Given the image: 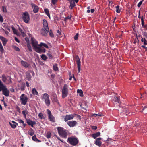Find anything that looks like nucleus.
Here are the masks:
<instances>
[{"label": "nucleus", "instance_id": "nucleus-53", "mask_svg": "<svg viewBox=\"0 0 147 147\" xmlns=\"http://www.w3.org/2000/svg\"><path fill=\"white\" fill-rule=\"evenodd\" d=\"M58 0H52V2L53 4H55Z\"/></svg>", "mask_w": 147, "mask_h": 147}, {"label": "nucleus", "instance_id": "nucleus-42", "mask_svg": "<svg viewBox=\"0 0 147 147\" xmlns=\"http://www.w3.org/2000/svg\"><path fill=\"white\" fill-rule=\"evenodd\" d=\"M0 51L2 53H3L4 51V50L2 45L0 46Z\"/></svg>", "mask_w": 147, "mask_h": 147}, {"label": "nucleus", "instance_id": "nucleus-33", "mask_svg": "<svg viewBox=\"0 0 147 147\" xmlns=\"http://www.w3.org/2000/svg\"><path fill=\"white\" fill-rule=\"evenodd\" d=\"M115 101L116 102H119V100L118 98L115 95V97H114V99L113 100Z\"/></svg>", "mask_w": 147, "mask_h": 147}, {"label": "nucleus", "instance_id": "nucleus-56", "mask_svg": "<svg viewBox=\"0 0 147 147\" xmlns=\"http://www.w3.org/2000/svg\"><path fill=\"white\" fill-rule=\"evenodd\" d=\"M18 121L19 123H20L23 124L24 123V121L22 120H20Z\"/></svg>", "mask_w": 147, "mask_h": 147}, {"label": "nucleus", "instance_id": "nucleus-22", "mask_svg": "<svg viewBox=\"0 0 147 147\" xmlns=\"http://www.w3.org/2000/svg\"><path fill=\"white\" fill-rule=\"evenodd\" d=\"M46 30H45L44 29L42 28L40 30L41 34L42 35L46 36L47 35V33L45 31Z\"/></svg>", "mask_w": 147, "mask_h": 147}, {"label": "nucleus", "instance_id": "nucleus-63", "mask_svg": "<svg viewBox=\"0 0 147 147\" xmlns=\"http://www.w3.org/2000/svg\"><path fill=\"white\" fill-rule=\"evenodd\" d=\"M12 122L13 123V124H18L17 123H16V122H15L14 121H12Z\"/></svg>", "mask_w": 147, "mask_h": 147}, {"label": "nucleus", "instance_id": "nucleus-58", "mask_svg": "<svg viewBox=\"0 0 147 147\" xmlns=\"http://www.w3.org/2000/svg\"><path fill=\"white\" fill-rule=\"evenodd\" d=\"M71 18V17L68 16L67 17H66L65 18V21H66L68 19H70Z\"/></svg>", "mask_w": 147, "mask_h": 147}, {"label": "nucleus", "instance_id": "nucleus-10", "mask_svg": "<svg viewBox=\"0 0 147 147\" xmlns=\"http://www.w3.org/2000/svg\"><path fill=\"white\" fill-rule=\"evenodd\" d=\"M75 115L76 114H70L66 115L65 117V121L66 122L68 120H70L73 119Z\"/></svg>", "mask_w": 147, "mask_h": 147}, {"label": "nucleus", "instance_id": "nucleus-29", "mask_svg": "<svg viewBox=\"0 0 147 147\" xmlns=\"http://www.w3.org/2000/svg\"><path fill=\"white\" fill-rule=\"evenodd\" d=\"M9 124L12 128H15L16 127V125H18V124H12L11 122H9Z\"/></svg>", "mask_w": 147, "mask_h": 147}, {"label": "nucleus", "instance_id": "nucleus-7", "mask_svg": "<svg viewBox=\"0 0 147 147\" xmlns=\"http://www.w3.org/2000/svg\"><path fill=\"white\" fill-rule=\"evenodd\" d=\"M22 16V18L24 22L26 23H28L30 19L28 13L27 12H24Z\"/></svg>", "mask_w": 147, "mask_h": 147}, {"label": "nucleus", "instance_id": "nucleus-9", "mask_svg": "<svg viewBox=\"0 0 147 147\" xmlns=\"http://www.w3.org/2000/svg\"><path fill=\"white\" fill-rule=\"evenodd\" d=\"M47 114H48V117L50 120L53 122L55 121V117L51 114V111L49 109L47 110Z\"/></svg>", "mask_w": 147, "mask_h": 147}, {"label": "nucleus", "instance_id": "nucleus-36", "mask_svg": "<svg viewBox=\"0 0 147 147\" xmlns=\"http://www.w3.org/2000/svg\"><path fill=\"white\" fill-rule=\"evenodd\" d=\"M19 30L20 31V32H21L22 35L23 36H24L25 35V34H24V32H22V29L21 28H19Z\"/></svg>", "mask_w": 147, "mask_h": 147}, {"label": "nucleus", "instance_id": "nucleus-30", "mask_svg": "<svg viewBox=\"0 0 147 147\" xmlns=\"http://www.w3.org/2000/svg\"><path fill=\"white\" fill-rule=\"evenodd\" d=\"M44 11L46 15L50 18V14L49 12V10L47 9H45Z\"/></svg>", "mask_w": 147, "mask_h": 147}, {"label": "nucleus", "instance_id": "nucleus-15", "mask_svg": "<svg viewBox=\"0 0 147 147\" xmlns=\"http://www.w3.org/2000/svg\"><path fill=\"white\" fill-rule=\"evenodd\" d=\"M31 5L32 8L33 9V11L34 12V13H37L39 9L38 6L33 3H31Z\"/></svg>", "mask_w": 147, "mask_h": 147}, {"label": "nucleus", "instance_id": "nucleus-57", "mask_svg": "<svg viewBox=\"0 0 147 147\" xmlns=\"http://www.w3.org/2000/svg\"><path fill=\"white\" fill-rule=\"evenodd\" d=\"M92 128L93 129L96 130L97 129V127L96 126H92Z\"/></svg>", "mask_w": 147, "mask_h": 147}, {"label": "nucleus", "instance_id": "nucleus-26", "mask_svg": "<svg viewBox=\"0 0 147 147\" xmlns=\"http://www.w3.org/2000/svg\"><path fill=\"white\" fill-rule=\"evenodd\" d=\"M31 78V76L30 73H27L26 74V78L28 80H30Z\"/></svg>", "mask_w": 147, "mask_h": 147}, {"label": "nucleus", "instance_id": "nucleus-39", "mask_svg": "<svg viewBox=\"0 0 147 147\" xmlns=\"http://www.w3.org/2000/svg\"><path fill=\"white\" fill-rule=\"evenodd\" d=\"M102 115H102L101 114H100V113H98V114H94L93 115V116H94L95 117H96L97 116H99L101 117Z\"/></svg>", "mask_w": 147, "mask_h": 147}, {"label": "nucleus", "instance_id": "nucleus-27", "mask_svg": "<svg viewBox=\"0 0 147 147\" xmlns=\"http://www.w3.org/2000/svg\"><path fill=\"white\" fill-rule=\"evenodd\" d=\"M2 80L3 82H5L7 80V78L4 74L2 76Z\"/></svg>", "mask_w": 147, "mask_h": 147}, {"label": "nucleus", "instance_id": "nucleus-19", "mask_svg": "<svg viewBox=\"0 0 147 147\" xmlns=\"http://www.w3.org/2000/svg\"><path fill=\"white\" fill-rule=\"evenodd\" d=\"M32 94L34 95H36L38 96H39L38 92L35 88L32 89Z\"/></svg>", "mask_w": 147, "mask_h": 147}, {"label": "nucleus", "instance_id": "nucleus-11", "mask_svg": "<svg viewBox=\"0 0 147 147\" xmlns=\"http://www.w3.org/2000/svg\"><path fill=\"white\" fill-rule=\"evenodd\" d=\"M76 60L77 62L78 68V72H80V68H81V62L79 59V57L77 56L76 57Z\"/></svg>", "mask_w": 147, "mask_h": 147}, {"label": "nucleus", "instance_id": "nucleus-64", "mask_svg": "<svg viewBox=\"0 0 147 147\" xmlns=\"http://www.w3.org/2000/svg\"><path fill=\"white\" fill-rule=\"evenodd\" d=\"M26 40L27 41V42H28L29 41V40L28 38H27L26 39Z\"/></svg>", "mask_w": 147, "mask_h": 147}, {"label": "nucleus", "instance_id": "nucleus-20", "mask_svg": "<svg viewBox=\"0 0 147 147\" xmlns=\"http://www.w3.org/2000/svg\"><path fill=\"white\" fill-rule=\"evenodd\" d=\"M100 133L99 132H97L96 133H95L93 134L92 135V136L95 139L97 137L99 136H100Z\"/></svg>", "mask_w": 147, "mask_h": 147}, {"label": "nucleus", "instance_id": "nucleus-18", "mask_svg": "<svg viewBox=\"0 0 147 147\" xmlns=\"http://www.w3.org/2000/svg\"><path fill=\"white\" fill-rule=\"evenodd\" d=\"M0 39L3 42V45L4 46H5L7 41V40L6 38L2 36H0Z\"/></svg>", "mask_w": 147, "mask_h": 147}, {"label": "nucleus", "instance_id": "nucleus-61", "mask_svg": "<svg viewBox=\"0 0 147 147\" xmlns=\"http://www.w3.org/2000/svg\"><path fill=\"white\" fill-rule=\"evenodd\" d=\"M26 86L28 87H29V84L28 83V82H26Z\"/></svg>", "mask_w": 147, "mask_h": 147}, {"label": "nucleus", "instance_id": "nucleus-44", "mask_svg": "<svg viewBox=\"0 0 147 147\" xmlns=\"http://www.w3.org/2000/svg\"><path fill=\"white\" fill-rule=\"evenodd\" d=\"M27 113V111L26 110H24L22 111V114L25 117L26 116V113Z\"/></svg>", "mask_w": 147, "mask_h": 147}, {"label": "nucleus", "instance_id": "nucleus-8", "mask_svg": "<svg viewBox=\"0 0 147 147\" xmlns=\"http://www.w3.org/2000/svg\"><path fill=\"white\" fill-rule=\"evenodd\" d=\"M40 47L39 45H38L33 48L37 53H40L42 52H44L45 51V49Z\"/></svg>", "mask_w": 147, "mask_h": 147}, {"label": "nucleus", "instance_id": "nucleus-12", "mask_svg": "<svg viewBox=\"0 0 147 147\" xmlns=\"http://www.w3.org/2000/svg\"><path fill=\"white\" fill-rule=\"evenodd\" d=\"M68 125L70 127H73L77 124V122L75 121H69L67 122Z\"/></svg>", "mask_w": 147, "mask_h": 147}, {"label": "nucleus", "instance_id": "nucleus-50", "mask_svg": "<svg viewBox=\"0 0 147 147\" xmlns=\"http://www.w3.org/2000/svg\"><path fill=\"white\" fill-rule=\"evenodd\" d=\"M32 139L34 141H36L37 139V138L36 136H32Z\"/></svg>", "mask_w": 147, "mask_h": 147}, {"label": "nucleus", "instance_id": "nucleus-16", "mask_svg": "<svg viewBox=\"0 0 147 147\" xmlns=\"http://www.w3.org/2000/svg\"><path fill=\"white\" fill-rule=\"evenodd\" d=\"M43 25L44 26V29L46 30V31L47 32H48L49 31V29L48 26V23L47 21L44 19L43 20Z\"/></svg>", "mask_w": 147, "mask_h": 147}, {"label": "nucleus", "instance_id": "nucleus-31", "mask_svg": "<svg viewBox=\"0 0 147 147\" xmlns=\"http://www.w3.org/2000/svg\"><path fill=\"white\" fill-rule=\"evenodd\" d=\"M141 41L144 42V45L147 44V41L146 40L145 38H142L141 39Z\"/></svg>", "mask_w": 147, "mask_h": 147}, {"label": "nucleus", "instance_id": "nucleus-52", "mask_svg": "<svg viewBox=\"0 0 147 147\" xmlns=\"http://www.w3.org/2000/svg\"><path fill=\"white\" fill-rule=\"evenodd\" d=\"M47 56L50 59L52 58V56L51 54L48 53L47 54Z\"/></svg>", "mask_w": 147, "mask_h": 147}, {"label": "nucleus", "instance_id": "nucleus-48", "mask_svg": "<svg viewBox=\"0 0 147 147\" xmlns=\"http://www.w3.org/2000/svg\"><path fill=\"white\" fill-rule=\"evenodd\" d=\"M2 9L3 11V12H7V10L5 7L3 6Z\"/></svg>", "mask_w": 147, "mask_h": 147}, {"label": "nucleus", "instance_id": "nucleus-37", "mask_svg": "<svg viewBox=\"0 0 147 147\" xmlns=\"http://www.w3.org/2000/svg\"><path fill=\"white\" fill-rule=\"evenodd\" d=\"M53 69L55 71H57L58 70V67L57 65V64H55L53 65Z\"/></svg>", "mask_w": 147, "mask_h": 147}, {"label": "nucleus", "instance_id": "nucleus-51", "mask_svg": "<svg viewBox=\"0 0 147 147\" xmlns=\"http://www.w3.org/2000/svg\"><path fill=\"white\" fill-rule=\"evenodd\" d=\"M28 134L31 136H32L34 134V132L32 131L28 132Z\"/></svg>", "mask_w": 147, "mask_h": 147}, {"label": "nucleus", "instance_id": "nucleus-47", "mask_svg": "<svg viewBox=\"0 0 147 147\" xmlns=\"http://www.w3.org/2000/svg\"><path fill=\"white\" fill-rule=\"evenodd\" d=\"M25 86V84L24 83L23 84V86H22L21 87V89L22 90H24Z\"/></svg>", "mask_w": 147, "mask_h": 147}, {"label": "nucleus", "instance_id": "nucleus-17", "mask_svg": "<svg viewBox=\"0 0 147 147\" xmlns=\"http://www.w3.org/2000/svg\"><path fill=\"white\" fill-rule=\"evenodd\" d=\"M101 139L102 138H97L95 140V144L98 146H100L102 144L101 141Z\"/></svg>", "mask_w": 147, "mask_h": 147}, {"label": "nucleus", "instance_id": "nucleus-6", "mask_svg": "<svg viewBox=\"0 0 147 147\" xmlns=\"http://www.w3.org/2000/svg\"><path fill=\"white\" fill-rule=\"evenodd\" d=\"M42 99L44 100L47 106H49L50 104L49 99V95L47 93H45L43 94Z\"/></svg>", "mask_w": 147, "mask_h": 147}, {"label": "nucleus", "instance_id": "nucleus-14", "mask_svg": "<svg viewBox=\"0 0 147 147\" xmlns=\"http://www.w3.org/2000/svg\"><path fill=\"white\" fill-rule=\"evenodd\" d=\"M21 65L25 68H29L30 65L28 63L22 60L20 62Z\"/></svg>", "mask_w": 147, "mask_h": 147}, {"label": "nucleus", "instance_id": "nucleus-43", "mask_svg": "<svg viewBox=\"0 0 147 147\" xmlns=\"http://www.w3.org/2000/svg\"><path fill=\"white\" fill-rule=\"evenodd\" d=\"M38 116L40 118L42 119L43 118V115L42 113H40L38 114Z\"/></svg>", "mask_w": 147, "mask_h": 147}, {"label": "nucleus", "instance_id": "nucleus-62", "mask_svg": "<svg viewBox=\"0 0 147 147\" xmlns=\"http://www.w3.org/2000/svg\"><path fill=\"white\" fill-rule=\"evenodd\" d=\"M5 34H6V35H8L9 34V32L7 31H5Z\"/></svg>", "mask_w": 147, "mask_h": 147}, {"label": "nucleus", "instance_id": "nucleus-32", "mask_svg": "<svg viewBox=\"0 0 147 147\" xmlns=\"http://www.w3.org/2000/svg\"><path fill=\"white\" fill-rule=\"evenodd\" d=\"M119 8V6L118 5L116 7V11L118 13H119L120 12Z\"/></svg>", "mask_w": 147, "mask_h": 147}, {"label": "nucleus", "instance_id": "nucleus-54", "mask_svg": "<svg viewBox=\"0 0 147 147\" xmlns=\"http://www.w3.org/2000/svg\"><path fill=\"white\" fill-rule=\"evenodd\" d=\"M15 40L16 42L18 43L20 42V41L16 37L15 38Z\"/></svg>", "mask_w": 147, "mask_h": 147}, {"label": "nucleus", "instance_id": "nucleus-13", "mask_svg": "<svg viewBox=\"0 0 147 147\" xmlns=\"http://www.w3.org/2000/svg\"><path fill=\"white\" fill-rule=\"evenodd\" d=\"M31 41L33 48L39 45V44H38V42L34 38H32Z\"/></svg>", "mask_w": 147, "mask_h": 147}, {"label": "nucleus", "instance_id": "nucleus-5", "mask_svg": "<svg viewBox=\"0 0 147 147\" xmlns=\"http://www.w3.org/2000/svg\"><path fill=\"white\" fill-rule=\"evenodd\" d=\"M69 143L72 145H76L78 142V139L75 138L71 137L68 138Z\"/></svg>", "mask_w": 147, "mask_h": 147}, {"label": "nucleus", "instance_id": "nucleus-24", "mask_svg": "<svg viewBox=\"0 0 147 147\" xmlns=\"http://www.w3.org/2000/svg\"><path fill=\"white\" fill-rule=\"evenodd\" d=\"M12 29L14 33L17 35H19V34L18 32L17 31L16 29L13 27H12Z\"/></svg>", "mask_w": 147, "mask_h": 147}, {"label": "nucleus", "instance_id": "nucleus-34", "mask_svg": "<svg viewBox=\"0 0 147 147\" xmlns=\"http://www.w3.org/2000/svg\"><path fill=\"white\" fill-rule=\"evenodd\" d=\"M42 59L44 60H46L47 59V57L45 55H42L41 57Z\"/></svg>", "mask_w": 147, "mask_h": 147}, {"label": "nucleus", "instance_id": "nucleus-45", "mask_svg": "<svg viewBox=\"0 0 147 147\" xmlns=\"http://www.w3.org/2000/svg\"><path fill=\"white\" fill-rule=\"evenodd\" d=\"M78 34L77 33L74 37V39L75 40H77L78 39Z\"/></svg>", "mask_w": 147, "mask_h": 147}, {"label": "nucleus", "instance_id": "nucleus-4", "mask_svg": "<svg viewBox=\"0 0 147 147\" xmlns=\"http://www.w3.org/2000/svg\"><path fill=\"white\" fill-rule=\"evenodd\" d=\"M68 94V86L64 84L62 90V95L63 98L66 97Z\"/></svg>", "mask_w": 147, "mask_h": 147}, {"label": "nucleus", "instance_id": "nucleus-38", "mask_svg": "<svg viewBox=\"0 0 147 147\" xmlns=\"http://www.w3.org/2000/svg\"><path fill=\"white\" fill-rule=\"evenodd\" d=\"M49 34L51 37H53L54 36V35L51 30H50L49 31Z\"/></svg>", "mask_w": 147, "mask_h": 147}, {"label": "nucleus", "instance_id": "nucleus-3", "mask_svg": "<svg viewBox=\"0 0 147 147\" xmlns=\"http://www.w3.org/2000/svg\"><path fill=\"white\" fill-rule=\"evenodd\" d=\"M20 101L22 104L25 105L28 102V98L24 94H22L20 96Z\"/></svg>", "mask_w": 147, "mask_h": 147}, {"label": "nucleus", "instance_id": "nucleus-55", "mask_svg": "<svg viewBox=\"0 0 147 147\" xmlns=\"http://www.w3.org/2000/svg\"><path fill=\"white\" fill-rule=\"evenodd\" d=\"M69 1H75L76 3H77L78 2L79 0H68Z\"/></svg>", "mask_w": 147, "mask_h": 147}, {"label": "nucleus", "instance_id": "nucleus-41", "mask_svg": "<svg viewBox=\"0 0 147 147\" xmlns=\"http://www.w3.org/2000/svg\"><path fill=\"white\" fill-rule=\"evenodd\" d=\"M51 136V134L50 132L47 133L46 134V136L48 138H50Z\"/></svg>", "mask_w": 147, "mask_h": 147}, {"label": "nucleus", "instance_id": "nucleus-23", "mask_svg": "<svg viewBox=\"0 0 147 147\" xmlns=\"http://www.w3.org/2000/svg\"><path fill=\"white\" fill-rule=\"evenodd\" d=\"M70 3V5L69 7L71 9H72L75 6V2L73 1H69Z\"/></svg>", "mask_w": 147, "mask_h": 147}, {"label": "nucleus", "instance_id": "nucleus-25", "mask_svg": "<svg viewBox=\"0 0 147 147\" xmlns=\"http://www.w3.org/2000/svg\"><path fill=\"white\" fill-rule=\"evenodd\" d=\"M39 45L40 47L44 46L46 48H48V46L46 44L42 42Z\"/></svg>", "mask_w": 147, "mask_h": 147}, {"label": "nucleus", "instance_id": "nucleus-46", "mask_svg": "<svg viewBox=\"0 0 147 147\" xmlns=\"http://www.w3.org/2000/svg\"><path fill=\"white\" fill-rule=\"evenodd\" d=\"M143 35L147 39V32H144L143 33Z\"/></svg>", "mask_w": 147, "mask_h": 147}, {"label": "nucleus", "instance_id": "nucleus-59", "mask_svg": "<svg viewBox=\"0 0 147 147\" xmlns=\"http://www.w3.org/2000/svg\"><path fill=\"white\" fill-rule=\"evenodd\" d=\"M5 28L8 30L9 32H10V29L8 27H6Z\"/></svg>", "mask_w": 147, "mask_h": 147}, {"label": "nucleus", "instance_id": "nucleus-40", "mask_svg": "<svg viewBox=\"0 0 147 147\" xmlns=\"http://www.w3.org/2000/svg\"><path fill=\"white\" fill-rule=\"evenodd\" d=\"M13 47L14 49L16 51H20V49L18 47L16 46H14Z\"/></svg>", "mask_w": 147, "mask_h": 147}, {"label": "nucleus", "instance_id": "nucleus-35", "mask_svg": "<svg viewBox=\"0 0 147 147\" xmlns=\"http://www.w3.org/2000/svg\"><path fill=\"white\" fill-rule=\"evenodd\" d=\"M27 45L28 49L30 51H32V47H31L30 46V44L29 43H28L27 44Z\"/></svg>", "mask_w": 147, "mask_h": 147}, {"label": "nucleus", "instance_id": "nucleus-1", "mask_svg": "<svg viewBox=\"0 0 147 147\" xmlns=\"http://www.w3.org/2000/svg\"><path fill=\"white\" fill-rule=\"evenodd\" d=\"M2 91L3 94L7 96L9 95V91L0 80V91Z\"/></svg>", "mask_w": 147, "mask_h": 147}, {"label": "nucleus", "instance_id": "nucleus-21", "mask_svg": "<svg viewBox=\"0 0 147 147\" xmlns=\"http://www.w3.org/2000/svg\"><path fill=\"white\" fill-rule=\"evenodd\" d=\"M28 123L32 127H33V125L35 124L36 123L35 122L32 121L31 120H29L27 121Z\"/></svg>", "mask_w": 147, "mask_h": 147}, {"label": "nucleus", "instance_id": "nucleus-49", "mask_svg": "<svg viewBox=\"0 0 147 147\" xmlns=\"http://www.w3.org/2000/svg\"><path fill=\"white\" fill-rule=\"evenodd\" d=\"M142 1H140V2L138 4L137 6L138 7H140V6L142 4Z\"/></svg>", "mask_w": 147, "mask_h": 147}, {"label": "nucleus", "instance_id": "nucleus-28", "mask_svg": "<svg viewBox=\"0 0 147 147\" xmlns=\"http://www.w3.org/2000/svg\"><path fill=\"white\" fill-rule=\"evenodd\" d=\"M77 92L79 93V95L81 96H83V93L82 90L78 89L77 90Z\"/></svg>", "mask_w": 147, "mask_h": 147}, {"label": "nucleus", "instance_id": "nucleus-60", "mask_svg": "<svg viewBox=\"0 0 147 147\" xmlns=\"http://www.w3.org/2000/svg\"><path fill=\"white\" fill-rule=\"evenodd\" d=\"M94 9H91V11H90L91 12V13H92L94 12Z\"/></svg>", "mask_w": 147, "mask_h": 147}, {"label": "nucleus", "instance_id": "nucleus-2", "mask_svg": "<svg viewBox=\"0 0 147 147\" xmlns=\"http://www.w3.org/2000/svg\"><path fill=\"white\" fill-rule=\"evenodd\" d=\"M57 129L58 130L59 134L60 136L63 138H65L67 137V132L66 130L60 127H58Z\"/></svg>", "mask_w": 147, "mask_h": 147}]
</instances>
